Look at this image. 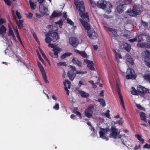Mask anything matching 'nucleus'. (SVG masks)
<instances>
[{
  "label": "nucleus",
  "instance_id": "nucleus-48",
  "mask_svg": "<svg viewBox=\"0 0 150 150\" xmlns=\"http://www.w3.org/2000/svg\"><path fill=\"white\" fill-rule=\"evenodd\" d=\"M141 22L142 25L144 27L147 28L148 27V23L146 22L143 21L142 20H141Z\"/></svg>",
  "mask_w": 150,
  "mask_h": 150
},
{
  "label": "nucleus",
  "instance_id": "nucleus-21",
  "mask_svg": "<svg viewBox=\"0 0 150 150\" xmlns=\"http://www.w3.org/2000/svg\"><path fill=\"white\" fill-rule=\"evenodd\" d=\"M6 29L4 25H2L0 28V35L3 36L6 32Z\"/></svg>",
  "mask_w": 150,
  "mask_h": 150
},
{
  "label": "nucleus",
  "instance_id": "nucleus-35",
  "mask_svg": "<svg viewBox=\"0 0 150 150\" xmlns=\"http://www.w3.org/2000/svg\"><path fill=\"white\" fill-rule=\"evenodd\" d=\"M119 97L120 100V105H122V106L123 107L124 110L125 111L126 109L124 106V102L122 98V96H119Z\"/></svg>",
  "mask_w": 150,
  "mask_h": 150
},
{
  "label": "nucleus",
  "instance_id": "nucleus-9",
  "mask_svg": "<svg viewBox=\"0 0 150 150\" xmlns=\"http://www.w3.org/2000/svg\"><path fill=\"white\" fill-rule=\"evenodd\" d=\"M94 109V107L93 105H89L85 111V115L88 118L91 117Z\"/></svg>",
  "mask_w": 150,
  "mask_h": 150
},
{
  "label": "nucleus",
  "instance_id": "nucleus-43",
  "mask_svg": "<svg viewBox=\"0 0 150 150\" xmlns=\"http://www.w3.org/2000/svg\"><path fill=\"white\" fill-rule=\"evenodd\" d=\"M55 23L56 24L59 25L60 28H61V26H62L63 24V21L61 19L60 20L57 22H55Z\"/></svg>",
  "mask_w": 150,
  "mask_h": 150
},
{
  "label": "nucleus",
  "instance_id": "nucleus-57",
  "mask_svg": "<svg viewBox=\"0 0 150 150\" xmlns=\"http://www.w3.org/2000/svg\"><path fill=\"white\" fill-rule=\"evenodd\" d=\"M16 14L18 19H20L21 18V16L20 14V13L17 11H16Z\"/></svg>",
  "mask_w": 150,
  "mask_h": 150
},
{
  "label": "nucleus",
  "instance_id": "nucleus-31",
  "mask_svg": "<svg viewBox=\"0 0 150 150\" xmlns=\"http://www.w3.org/2000/svg\"><path fill=\"white\" fill-rule=\"evenodd\" d=\"M70 82L68 80H66L65 82L64 83V88L67 87L69 88H70Z\"/></svg>",
  "mask_w": 150,
  "mask_h": 150
},
{
  "label": "nucleus",
  "instance_id": "nucleus-38",
  "mask_svg": "<svg viewBox=\"0 0 150 150\" xmlns=\"http://www.w3.org/2000/svg\"><path fill=\"white\" fill-rule=\"evenodd\" d=\"M98 101L100 103L103 107H104L105 105V102L103 98H99L98 100Z\"/></svg>",
  "mask_w": 150,
  "mask_h": 150
},
{
  "label": "nucleus",
  "instance_id": "nucleus-32",
  "mask_svg": "<svg viewBox=\"0 0 150 150\" xmlns=\"http://www.w3.org/2000/svg\"><path fill=\"white\" fill-rule=\"evenodd\" d=\"M29 2L31 8L33 10L35 9L36 8V5L34 2L31 1V0H30Z\"/></svg>",
  "mask_w": 150,
  "mask_h": 150
},
{
  "label": "nucleus",
  "instance_id": "nucleus-12",
  "mask_svg": "<svg viewBox=\"0 0 150 150\" xmlns=\"http://www.w3.org/2000/svg\"><path fill=\"white\" fill-rule=\"evenodd\" d=\"M38 67L44 81L46 83H49V81L47 79L46 72L43 66H38Z\"/></svg>",
  "mask_w": 150,
  "mask_h": 150
},
{
  "label": "nucleus",
  "instance_id": "nucleus-59",
  "mask_svg": "<svg viewBox=\"0 0 150 150\" xmlns=\"http://www.w3.org/2000/svg\"><path fill=\"white\" fill-rule=\"evenodd\" d=\"M67 23L71 25H73V22L71 19H70L69 18H67Z\"/></svg>",
  "mask_w": 150,
  "mask_h": 150
},
{
  "label": "nucleus",
  "instance_id": "nucleus-3",
  "mask_svg": "<svg viewBox=\"0 0 150 150\" xmlns=\"http://www.w3.org/2000/svg\"><path fill=\"white\" fill-rule=\"evenodd\" d=\"M71 70L67 73V76L71 81H72L76 76V68L75 66H69Z\"/></svg>",
  "mask_w": 150,
  "mask_h": 150
},
{
  "label": "nucleus",
  "instance_id": "nucleus-29",
  "mask_svg": "<svg viewBox=\"0 0 150 150\" xmlns=\"http://www.w3.org/2000/svg\"><path fill=\"white\" fill-rule=\"evenodd\" d=\"M84 62L87 64V66H93L94 65L93 61L89 60L87 59H84Z\"/></svg>",
  "mask_w": 150,
  "mask_h": 150
},
{
  "label": "nucleus",
  "instance_id": "nucleus-2",
  "mask_svg": "<svg viewBox=\"0 0 150 150\" xmlns=\"http://www.w3.org/2000/svg\"><path fill=\"white\" fill-rule=\"evenodd\" d=\"M127 13L130 16H136L137 15H139L141 13L140 8L138 6H134L132 10L130 9L127 11Z\"/></svg>",
  "mask_w": 150,
  "mask_h": 150
},
{
  "label": "nucleus",
  "instance_id": "nucleus-1",
  "mask_svg": "<svg viewBox=\"0 0 150 150\" xmlns=\"http://www.w3.org/2000/svg\"><path fill=\"white\" fill-rule=\"evenodd\" d=\"M45 36L46 43H50L52 41L55 42L59 38L58 33L53 31H49Z\"/></svg>",
  "mask_w": 150,
  "mask_h": 150
},
{
  "label": "nucleus",
  "instance_id": "nucleus-22",
  "mask_svg": "<svg viewBox=\"0 0 150 150\" xmlns=\"http://www.w3.org/2000/svg\"><path fill=\"white\" fill-rule=\"evenodd\" d=\"M75 51L76 52L80 54L82 57L83 58H85L87 57V54L84 51H80L77 50H75Z\"/></svg>",
  "mask_w": 150,
  "mask_h": 150
},
{
  "label": "nucleus",
  "instance_id": "nucleus-47",
  "mask_svg": "<svg viewBox=\"0 0 150 150\" xmlns=\"http://www.w3.org/2000/svg\"><path fill=\"white\" fill-rule=\"evenodd\" d=\"M74 113L76 114L77 116L79 117V118L81 119L82 118V116L81 113L78 111H74Z\"/></svg>",
  "mask_w": 150,
  "mask_h": 150
},
{
  "label": "nucleus",
  "instance_id": "nucleus-42",
  "mask_svg": "<svg viewBox=\"0 0 150 150\" xmlns=\"http://www.w3.org/2000/svg\"><path fill=\"white\" fill-rule=\"evenodd\" d=\"M144 78L148 82L150 83V75L146 74L144 76Z\"/></svg>",
  "mask_w": 150,
  "mask_h": 150
},
{
  "label": "nucleus",
  "instance_id": "nucleus-33",
  "mask_svg": "<svg viewBox=\"0 0 150 150\" xmlns=\"http://www.w3.org/2000/svg\"><path fill=\"white\" fill-rule=\"evenodd\" d=\"M51 26H52V28L51 31H57L58 28V26L56 25L53 26L52 25H49L47 26L48 28H50Z\"/></svg>",
  "mask_w": 150,
  "mask_h": 150
},
{
  "label": "nucleus",
  "instance_id": "nucleus-40",
  "mask_svg": "<svg viewBox=\"0 0 150 150\" xmlns=\"http://www.w3.org/2000/svg\"><path fill=\"white\" fill-rule=\"evenodd\" d=\"M144 48L150 49V44L148 42H144Z\"/></svg>",
  "mask_w": 150,
  "mask_h": 150
},
{
  "label": "nucleus",
  "instance_id": "nucleus-27",
  "mask_svg": "<svg viewBox=\"0 0 150 150\" xmlns=\"http://www.w3.org/2000/svg\"><path fill=\"white\" fill-rule=\"evenodd\" d=\"M139 115L140 116L141 119L146 122V116L145 113L143 112H140Z\"/></svg>",
  "mask_w": 150,
  "mask_h": 150
},
{
  "label": "nucleus",
  "instance_id": "nucleus-45",
  "mask_svg": "<svg viewBox=\"0 0 150 150\" xmlns=\"http://www.w3.org/2000/svg\"><path fill=\"white\" fill-rule=\"evenodd\" d=\"M21 20H19V22L17 23V25L18 27V28L20 29H21L22 27H23V24L21 22Z\"/></svg>",
  "mask_w": 150,
  "mask_h": 150
},
{
  "label": "nucleus",
  "instance_id": "nucleus-7",
  "mask_svg": "<svg viewBox=\"0 0 150 150\" xmlns=\"http://www.w3.org/2000/svg\"><path fill=\"white\" fill-rule=\"evenodd\" d=\"M110 132L111 133L110 134V136L114 139H116L117 136L120 133V130H118L115 128V126H112L110 128Z\"/></svg>",
  "mask_w": 150,
  "mask_h": 150
},
{
  "label": "nucleus",
  "instance_id": "nucleus-52",
  "mask_svg": "<svg viewBox=\"0 0 150 150\" xmlns=\"http://www.w3.org/2000/svg\"><path fill=\"white\" fill-rule=\"evenodd\" d=\"M102 130L105 132H110V129L109 127H107L105 128H102Z\"/></svg>",
  "mask_w": 150,
  "mask_h": 150
},
{
  "label": "nucleus",
  "instance_id": "nucleus-44",
  "mask_svg": "<svg viewBox=\"0 0 150 150\" xmlns=\"http://www.w3.org/2000/svg\"><path fill=\"white\" fill-rule=\"evenodd\" d=\"M115 58L116 59H122V57L120 54L117 53L116 51L115 52Z\"/></svg>",
  "mask_w": 150,
  "mask_h": 150
},
{
  "label": "nucleus",
  "instance_id": "nucleus-19",
  "mask_svg": "<svg viewBox=\"0 0 150 150\" xmlns=\"http://www.w3.org/2000/svg\"><path fill=\"white\" fill-rule=\"evenodd\" d=\"M97 5L98 7L103 9H104L106 6V5L104 4L103 1L102 0L98 1Z\"/></svg>",
  "mask_w": 150,
  "mask_h": 150
},
{
  "label": "nucleus",
  "instance_id": "nucleus-60",
  "mask_svg": "<svg viewBox=\"0 0 150 150\" xmlns=\"http://www.w3.org/2000/svg\"><path fill=\"white\" fill-rule=\"evenodd\" d=\"M143 148L148 149H150V144H146L144 145Z\"/></svg>",
  "mask_w": 150,
  "mask_h": 150
},
{
  "label": "nucleus",
  "instance_id": "nucleus-11",
  "mask_svg": "<svg viewBox=\"0 0 150 150\" xmlns=\"http://www.w3.org/2000/svg\"><path fill=\"white\" fill-rule=\"evenodd\" d=\"M89 38L92 39H95L97 38V34L93 29H91L87 31Z\"/></svg>",
  "mask_w": 150,
  "mask_h": 150
},
{
  "label": "nucleus",
  "instance_id": "nucleus-53",
  "mask_svg": "<svg viewBox=\"0 0 150 150\" xmlns=\"http://www.w3.org/2000/svg\"><path fill=\"white\" fill-rule=\"evenodd\" d=\"M137 41V38L136 37L134 38L129 40V41L131 42H133Z\"/></svg>",
  "mask_w": 150,
  "mask_h": 150
},
{
  "label": "nucleus",
  "instance_id": "nucleus-20",
  "mask_svg": "<svg viewBox=\"0 0 150 150\" xmlns=\"http://www.w3.org/2000/svg\"><path fill=\"white\" fill-rule=\"evenodd\" d=\"M41 8L43 10V13L44 15H48V13H47L48 8L47 7L45 6L44 4L40 5L39 8Z\"/></svg>",
  "mask_w": 150,
  "mask_h": 150
},
{
  "label": "nucleus",
  "instance_id": "nucleus-56",
  "mask_svg": "<svg viewBox=\"0 0 150 150\" xmlns=\"http://www.w3.org/2000/svg\"><path fill=\"white\" fill-rule=\"evenodd\" d=\"M5 3L8 6H10L11 5V2L10 0H4Z\"/></svg>",
  "mask_w": 150,
  "mask_h": 150
},
{
  "label": "nucleus",
  "instance_id": "nucleus-16",
  "mask_svg": "<svg viewBox=\"0 0 150 150\" xmlns=\"http://www.w3.org/2000/svg\"><path fill=\"white\" fill-rule=\"evenodd\" d=\"M125 58L126 59L127 61L131 65L134 64V62L133 59L131 57L129 54L127 53L125 56Z\"/></svg>",
  "mask_w": 150,
  "mask_h": 150
},
{
  "label": "nucleus",
  "instance_id": "nucleus-13",
  "mask_svg": "<svg viewBox=\"0 0 150 150\" xmlns=\"http://www.w3.org/2000/svg\"><path fill=\"white\" fill-rule=\"evenodd\" d=\"M79 16L81 17L83 21H89V18L88 15V13H84V12H79Z\"/></svg>",
  "mask_w": 150,
  "mask_h": 150
},
{
  "label": "nucleus",
  "instance_id": "nucleus-50",
  "mask_svg": "<svg viewBox=\"0 0 150 150\" xmlns=\"http://www.w3.org/2000/svg\"><path fill=\"white\" fill-rule=\"evenodd\" d=\"M136 105L138 109L141 110H144V108L143 107H142L140 105L136 104Z\"/></svg>",
  "mask_w": 150,
  "mask_h": 150
},
{
  "label": "nucleus",
  "instance_id": "nucleus-39",
  "mask_svg": "<svg viewBox=\"0 0 150 150\" xmlns=\"http://www.w3.org/2000/svg\"><path fill=\"white\" fill-rule=\"evenodd\" d=\"M76 74H84L87 73L86 71H80L78 70L76 71Z\"/></svg>",
  "mask_w": 150,
  "mask_h": 150
},
{
  "label": "nucleus",
  "instance_id": "nucleus-4",
  "mask_svg": "<svg viewBox=\"0 0 150 150\" xmlns=\"http://www.w3.org/2000/svg\"><path fill=\"white\" fill-rule=\"evenodd\" d=\"M142 57L145 59L144 62L146 66H150V60H147L146 59H150V51L146 50L142 53Z\"/></svg>",
  "mask_w": 150,
  "mask_h": 150
},
{
  "label": "nucleus",
  "instance_id": "nucleus-34",
  "mask_svg": "<svg viewBox=\"0 0 150 150\" xmlns=\"http://www.w3.org/2000/svg\"><path fill=\"white\" fill-rule=\"evenodd\" d=\"M72 54L70 52H66L63 54H62L61 56V58L62 59H64L65 58L67 57H69Z\"/></svg>",
  "mask_w": 150,
  "mask_h": 150
},
{
  "label": "nucleus",
  "instance_id": "nucleus-49",
  "mask_svg": "<svg viewBox=\"0 0 150 150\" xmlns=\"http://www.w3.org/2000/svg\"><path fill=\"white\" fill-rule=\"evenodd\" d=\"M116 90L117 92H118V94L119 96H121V94L120 91V88L119 86L117 85L116 86Z\"/></svg>",
  "mask_w": 150,
  "mask_h": 150
},
{
  "label": "nucleus",
  "instance_id": "nucleus-28",
  "mask_svg": "<svg viewBox=\"0 0 150 150\" xmlns=\"http://www.w3.org/2000/svg\"><path fill=\"white\" fill-rule=\"evenodd\" d=\"M107 6L109 8V9L107 10L106 12L107 13H110L111 12V9L112 8V5L110 2H108L107 4Z\"/></svg>",
  "mask_w": 150,
  "mask_h": 150
},
{
  "label": "nucleus",
  "instance_id": "nucleus-26",
  "mask_svg": "<svg viewBox=\"0 0 150 150\" xmlns=\"http://www.w3.org/2000/svg\"><path fill=\"white\" fill-rule=\"evenodd\" d=\"M123 47L128 52H129L130 50L131 46L130 44L127 43H125L123 45Z\"/></svg>",
  "mask_w": 150,
  "mask_h": 150
},
{
  "label": "nucleus",
  "instance_id": "nucleus-46",
  "mask_svg": "<svg viewBox=\"0 0 150 150\" xmlns=\"http://www.w3.org/2000/svg\"><path fill=\"white\" fill-rule=\"evenodd\" d=\"M14 33L13 32V30H12V28L10 27L9 26V32L8 35L9 36H11L12 35H13Z\"/></svg>",
  "mask_w": 150,
  "mask_h": 150
},
{
  "label": "nucleus",
  "instance_id": "nucleus-24",
  "mask_svg": "<svg viewBox=\"0 0 150 150\" xmlns=\"http://www.w3.org/2000/svg\"><path fill=\"white\" fill-rule=\"evenodd\" d=\"M72 62L74 64L77 65V66H81V62L79 61L77 58H73L72 60Z\"/></svg>",
  "mask_w": 150,
  "mask_h": 150
},
{
  "label": "nucleus",
  "instance_id": "nucleus-25",
  "mask_svg": "<svg viewBox=\"0 0 150 150\" xmlns=\"http://www.w3.org/2000/svg\"><path fill=\"white\" fill-rule=\"evenodd\" d=\"M79 93L82 98H87L89 96V93L83 91H79Z\"/></svg>",
  "mask_w": 150,
  "mask_h": 150
},
{
  "label": "nucleus",
  "instance_id": "nucleus-6",
  "mask_svg": "<svg viewBox=\"0 0 150 150\" xmlns=\"http://www.w3.org/2000/svg\"><path fill=\"white\" fill-rule=\"evenodd\" d=\"M139 95L144 97L145 93H149V90L140 85H139L137 87Z\"/></svg>",
  "mask_w": 150,
  "mask_h": 150
},
{
  "label": "nucleus",
  "instance_id": "nucleus-15",
  "mask_svg": "<svg viewBox=\"0 0 150 150\" xmlns=\"http://www.w3.org/2000/svg\"><path fill=\"white\" fill-rule=\"evenodd\" d=\"M80 21L81 22L82 25L87 30V31L91 29L90 28V25L88 23V21H83L81 19H80Z\"/></svg>",
  "mask_w": 150,
  "mask_h": 150
},
{
  "label": "nucleus",
  "instance_id": "nucleus-5",
  "mask_svg": "<svg viewBox=\"0 0 150 150\" xmlns=\"http://www.w3.org/2000/svg\"><path fill=\"white\" fill-rule=\"evenodd\" d=\"M126 79H135L136 75L134 70L130 68H128L126 73Z\"/></svg>",
  "mask_w": 150,
  "mask_h": 150
},
{
  "label": "nucleus",
  "instance_id": "nucleus-55",
  "mask_svg": "<svg viewBox=\"0 0 150 150\" xmlns=\"http://www.w3.org/2000/svg\"><path fill=\"white\" fill-rule=\"evenodd\" d=\"M53 108L56 110H58L59 109V104L57 103L55 105L53 106Z\"/></svg>",
  "mask_w": 150,
  "mask_h": 150
},
{
  "label": "nucleus",
  "instance_id": "nucleus-58",
  "mask_svg": "<svg viewBox=\"0 0 150 150\" xmlns=\"http://www.w3.org/2000/svg\"><path fill=\"white\" fill-rule=\"evenodd\" d=\"M144 43H137V46L139 47L144 48Z\"/></svg>",
  "mask_w": 150,
  "mask_h": 150
},
{
  "label": "nucleus",
  "instance_id": "nucleus-36",
  "mask_svg": "<svg viewBox=\"0 0 150 150\" xmlns=\"http://www.w3.org/2000/svg\"><path fill=\"white\" fill-rule=\"evenodd\" d=\"M135 137L137 138L143 144L144 142V139L141 138V136L140 135L138 134H136L135 135Z\"/></svg>",
  "mask_w": 150,
  "mask_h": 150
},
{
  "label": "nucleus",
  "instance_id": "nucleus-54",
  "mask_svg": "<svg viewBox=\"0 0 150 150\" xmlns=\"http://www.w3.org/2000/svg\"><path fill=\"white\" fill-rule=\"evenodd\" d=\"M6 20L3 18H0V25H2V24L6 23Z\"/></svg>",
  "mask_w": 150,
  "mask_h": 150
},
{
  "label": "nucleus",
  "instance_id": "nucleus-18",
  "mask_svg": "<svg viewBox=\"0 0 150 150\" xmlns=\"http://www.w3.org/2000/svg\"><path fill=\"white\" fill-rule=\"evenodd\" d=\"M62 13L61 12L58 11L56 12L55 11H54L52 13V15L50 16V19H52V18L59 17L61 16Z\"/></svg>",
  "mask_w": 150,
  "mask_h": 150
},
{
  "label": "nucleus",
  "instance_id": "nucleus-17",
  "mask_svg": "<svg viewBox=\"0 0 150 150\" xmlns=\"http://www.w3.org/2000/svg\"><path fill=\"white\" fill-rule=\"evenodd\" d=\"M48 43V46L49 47L53 48L52 51H57L58 52H60L61 51V49L58 47H56L55 46L54 44H51L50 43Z\"/></svg>",
  "mask_w": 150,
  "mask_h": 150
},
{
  "label": "nucleus",
  "instance_id": "nucleus-30",
  "mask_svg": "<svg viewBox=\"0 0 150 150\" xmlns=\"http://www.w3.org/2000/svg\"><path fill=\"white\" fill-rule=\"evenodd\" d=\"M137 90H136L135 88L133 86L132 87L131 92L132 94L134 95H139Z\"/></svg>",
  "mask_w": 150,
  "mask_h": 150
},
{
  "label": "nucleus",
  "instance_id": "nucleus-62",
  "mask_svg": "<svg viewBox=\"0 0 150 150\" xmlns=\"http://www.w3.org/2000/svg\"><path fill=\"white\" fill-rule=\"evenodd\" d=\"M90 3L93 7H95L96 6V4L93 1L91 2V1H90Z\"/></svg>",
  "mask_w": 150,
  "mask_h": 150
},
{
  "label": "nucleus",
  "instance_id": "nucleus-61",
  "mask_svg": "<svg viewBox=\"0 0 150 150\" xmlns=\"http://www.w3.org/2000/svg\"><path fill=\"white\" fill-rule=\"evenodd\" d=\"M54 52V56L55 58H57L58 57V51L57 50L55 51H53Z\"/></svg>",
  "mask_w": 150,
  "mask_h": 150
},
{
  "label": "nucleus",
  "instance_id": "nucleus-51",
  "mask_svg": "<svg viewBox=\"0 0 150 150\" xmlns=\"http://www.w3.org/2000/svg\"><path fill=\"white\" fill-rule=\"evenodd\" d=\"M109 112L110 111L108 110H107L106 112H105V115L106 116V117L108 118H110V114L109 113Z\"/></svg>",
  "mask_w": 150,
  "mask_h": 150
},
{
  "label": "nucleus",
  "instance_id": "nucleus-37",
  "mask_svg": "<svg viewBox=\"0 0 150 150\" xmlns=\"http://www.w3.org/2000/svg\"><path fill=\"white\" fill-rule=\"evenodd\" d=\"M144 35L143 34L139 35H138L136 36L137 38V41L138 42H141L142 40L143 36Z\"/></svg>",
  "mask_w": 150,
  "mask_h": 150
},
{
  "label": "nucleus",
  "instance_id": "nucleus-14",
  "mask_svg": "<svg viewBox=\"0 0 150 150\" xmlns=\"http://www.w3.org/2000/svg\"><path fill=\"white\" fill-rule=\"evenodd\" d=\"M127 4H126L119 5L117 7V10L119 13H121L126 8Z\"/></svg>",
  "mask_w": 150,
  "mask_h": 150
},
{
  "label": "nucleus",
  "instance_id": "nucleus-8",
  "mask_svg": "<svg viewBox=\"0 0 150 150\" xmlns=\"http://www.w3.org/2000/svg\"><path fill=\"white\" fill-rule=\"evenodd\" d=\"M76 8L80 12H84L85 7L83 2L82 1H77L74 2Z\"/></svg>",
  "mask_w": 150,
  "mask_h": 150
},
{
  "label": "nucleus",
  "instance_id": "nucleus-10",
  "mask_svg": "<svg viewBox=\"0 0 150 150\" xmlns=\"http://www.w3.org/2000/svg\"><path fill=\"white\" fill-rule=\"evenodd\" d=\"M69 43L74 47L76 48L79 44V40L77 38L74 37L70 38L69 40Z\"/></svg>",
  "mask_w": 150,
  "mask_h": 150
},
{
  "label": "nucleus",
  "instance_id": "nucleus-63",
  "mask_svg": "<svg viewBox=\"0 0 150 150\" xmlns=\"http://www.w3.org/2000/svg\"><path fill=\"white\" fill-rule=\"evenodd\" d=\"M33 16V14L32 13H29L27 16V17L28 18H30L32 17Z\"/></svg>",
  "mask_w": 150,
  "mask_h": 150
},
{
  "label": "nucleus",
  "instance_id": "nucleus-23",
  "mask_svg": "<svg viewBox=\"0 0 150 150\" xmlns=\"http://www.w3.org/2000/svg\"><path fill=\"white\" fill-rule=\"evenodd\" d=\"M102 128H101V130L99 132V134H100V137L101 138H102L103 139H105L106 140H108V137H106L105 136H104V134H105V132L103 131L102 130Z\"/></svg>",
  "mask_w": 150,
  "mask_h": 150
},
{
  "label": "nucleus",
  "instance_id": "nucleus-64",
  "mask_svg": "<svg viewBox=\"0 0 150 150\" xmlns=\"http://www.w3.org/2000/svg\"><path fill=\"white\" fill-rule=\"evenodd\" d=\"M115 124H118L120 125H122L123 123L120 120H118L115 122Z\"/></svg>",
  "mask_w": 150,
  "mask_h": 150
},
{
  "label": "nucleus",
  "instance_id": "nucleus-41",
  "mask_svg": "<svg viewBox=\"0 0 150 150\" xmlns=\"http://www.w3.org/2000/svg\"><path fill=\"white\" fill-rule=\"evenodd\" d=\"M109 31L113 33L115 35H117V30L114 29L112 28H109Z\"/></svg>",
  "mask_w": 150,
  "mask_h": 150
}]
</instances>
